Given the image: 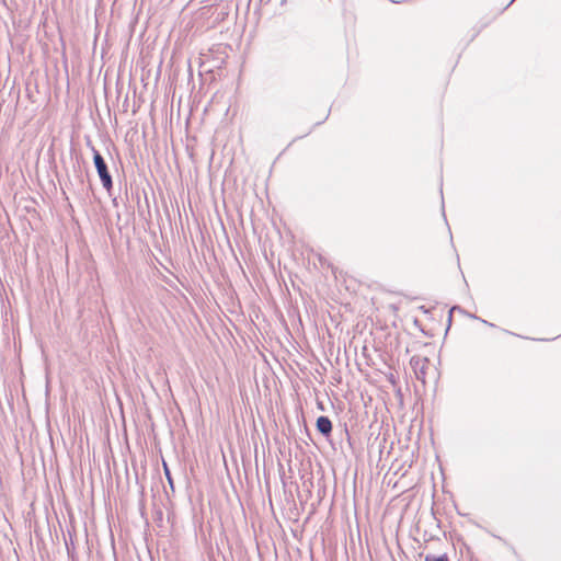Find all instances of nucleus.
I'll return each mask as SVG.
<instances>
[{
    "instance_id": "nucleus-4",
    "label": "nucleus",
    "mask_w": 561,
    "mask_h": 561,
    "mask_svg": "<svg viewBox=\"0 0 561 561\" xmlns=\"http://www.w3.org/2000/svg\"><path fill=\"white\" fill-rule=\"evenodd\" d=\"M163 467H164V472H165L167 478L169 479V481H171L170 471H169L167 465L163 463Z\"/></svg>"
},
{
    "instance_id": "nucleus-1",
    "label": "nucleus",
    "mask_w": 561,
    "mask_h": 561,
    "mask_svg": "<svg viewBox=\"0 0 561 561\" xmlns=\"http://www.w3.org/2000/svg\"><path fill=\"white\" fill-rule=\"evenodd\" d=\"M93 160L103 186L106 190L112 187V178L107 171L106 163L99 151L94 150Z\"/></svg>"
},
{
    "instance_id": "nucleus-3",
    "label": "nucleus",
    "mask_w": 561,
    "mask_h": 561,
    "mask_svg": "<svg viewBox=\"0 0 561 561\" xmlns=\"http://www.w3.org/2000/svg\"><path fill=\"white\" fill-rule=\"evenodd\" d=\"M424 561H449L447 554L443 556H426Z\"/></svg>"
},
{
    "instance_id": "nucleus-2",
    "label": "nucleus",
    "mask_w": 561,
    "mask_h": 561,
    "mask_svg": "<svg viewBox=\"0 0 561 561\" xmlns=\"http://www.w3.org/2000/svg\"><path fill=\"white\" fill-rule=\"evenodd\" d=\"M316 425L317 430L325 436H329L332 432V422L327 416H319Z\"/></svg>"
}]
</instances>
